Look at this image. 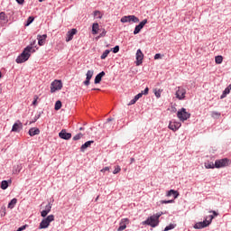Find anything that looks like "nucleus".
I'll return each mask as SVG.
<instances>
[{
	"mask_svg": "<svg viewBox=\"0 0 231 231\" xmlns=\"http://www.w3.org/2000/svg\"><path fill=\"white\" fill-rule=\"evenodd\" d=\"M59 136L62 140H69L71 138V134L67 133L66 130H61L59 134Z\"/></svg>",
	"mask_w": 231,
	"mask_h": 231,
	"instance_id": "16",
	"label": "nucleus"
},
{
	"mask_svg": "<svg viewBox=\"0 0 231 231\" xmlns=\"http://www.w3.org/2000/svg\"><path fill=\"white\" fill-rule=\"evenodd\" d=\"M6 21H7L6 14H5V12H1L0 13V23H6Z\"/></svg>",
	"mask_w": 231,
	"mask_h": 231,
	"instance_id": "23",
	"label": "nucleus"
},
{
	"mask_svg": "<svg viewBox=\"0 0 231 231\" xmlns=\"http://www.w3.org/2000/svg\"><path fill=\"white\" fill-rule=\"evenodd\" d=\"M230 94V88H226V89L223 91L222 95L220 96V98H226V95Z\"/></svg>",
	"mask_w": 231,
	"mask_h": 231,
	"instance_id": "26",
	"label": "nucleus"
},
{
	"mask_svg": "<svg viewBox=\"0 0 231 231\" xmlns=\"http://www.w3.org/2000/svg\"><path fill=\"white\" fill-rule=\"evenodd\" d=\"M48 214H50L49 211L43 209L42 212H41V216L42 217H46L48 216Z\"/></svg>",
	"mask_w": 231,
	"mask_h": 231,
	"instance_id": "38",
	"label": "nucleus"
},
{
	"mask_svg": "<svg viewBox=\"0 0 231 231\" xmlns=\"http://www.w3.org/2000/svg\"><path fill=\"white\" fill-rule=\"evenodd\" d=\"M143 62V52H142V50L138 49L136 52V66H142Z\"/></svg>",
	"mask_w": 231,
	"mask_h": 231,
	"instance_id": "10",
	"label": "nucleus"
},
{
	"mask_svg": "<svg viewBox=\"0 0 231 231\" xmlns=\"http://www.w3.org/2000/svg\"><path fill=\"white\" fill-rule=\"evenodd\" d=\"M205 167L206 169H216V164H214V162H208L205 163Z\"/></svg>",
	"mask_w": 231,
	"mask_h": 231,
	"instance_id": "30",
	"label": "nucleus"
},
{
	"mask_svg": "<svg viewBox=\"0 0 231 231\" xmlns=\"http://www.w3.org/2000/svg\"><path fill=\"white\" fill-rule=\"evenodd\" d=\"M113 53H118L120 51V47L116 45L112 49Z\"/></svg>",
	"mask_w": 231,
	"mask_h": 231,
	"instance_id": "39",
	"label": "nucleus"
},
{
	"mask_svg": "<svg viewBox=\"0 0 231 231\" xmlns=\"http://www.w3.org/2000/svg\"><path fill=\"white\" fill-rule=\"evenodd\" d=\"M177 116L180 122H185V120H189V118H190V114L187 112L186 108H181L178 111Z\"/></svg>",
	"mask_w": 231,
	"mask_h": 231,
	"instance_id": "5",
	"label": "nucleus"
},
{
	"mask_svg": "<svg viewBox=\"0 0 231 231\" xmlns=\"http://www.w3.org/2000/svg\"><path fill=\"white\" fill-rule=\"evenodd\" d=\"M120 171H122V168H120V166H116L113 171V174H118Z\"/></svg>",
	"mask_w": 231,
	"mask_h": 231,
	"instance_id": "40",
	"label": "nucleus"
},
{
	"mask_svg": "<svg viewBox=\"0 0 231 231\" xmlns=\"http://www.w3.org/2000/svg\"><path fill=\"white\" fill-rule=\"evenodd\" d=\"M94 17H97L98 19H102V13L100 11L94 12Z\"/></svg>",
	"mask_w": 231,
	"mask_h": 231,
	"instance_id": "37",
	"label": "nucleus"
},
{
	"mask_svg": "<svg viewBox=\"0 0 231 231\" xmlns=\"http://www.w3.org/2000/svg\"><path fill=\"white\" fill-rule=\"evenodd\" d=\"M15 205H17V199H13L8 204V208H14Z\"/></svg>",
	"mask_w": 231,
	"mask_h": 231,
	"instance_id": "25",
	"label": "nucleus"
},
{
	"mask_svg": "<svg viewBox=\"0 0 231 231\" xmlns=\"http://www.w3.org/2000/svg\"><path fill=\"white\" fill-rule=\"evenodd\" d=\"M163 213H157L152 217H150L147 220L143 222V225H148L149 226H152V228H154V226H158V225H160V217L162 215Z\"/></svg>",
	"mask_w": 231,
	"mask_h": 231,
	"instance_id": "2",
	"label": "nucleus"
},
{
	"mask_svg": "<svg viewBox=\"0 0 231 231\" xmlns=\"http://www.w3.org/2000/svg\"><path fill=\"white\" fill-rule=\"evenodd\" d=\"M51 221H55V217L53 215H50L46 218L42 220L39 226L40 230H42L43 228H48Z\"/></svg>",
	"mask_w": 231,
	"mask_h": 231,
	"instance_id": "4",
	"label": "nucleus"
},
{
	"mask_svg": "<svg viewBox=\"0 0 231 231\" xmlns=\"http://www.w3.org/2000/svg\"><path fill=\"white\" fill-rule=\"evenodd\" d=\"M37 41H33L32 42H31V44L30 45H28V46H30L31 48H32V50H33V48H37Z\"/></svg>",
	"mask_w": 231,
	"mask_h": 231,
	"instance_id": "41",
	"label": "nucleus"
},
{
	"mask_svg": "<svg viewBox=\"0 0 231 231\" xmlns=\"http://www.w3.org/2000/svg\"><path fill=\"white\" fill-rule=\"evenodd\" d=\"M106 76V72L101 71L99 74H97L95 78V84H100L102 82V77Z\"/></svg>",
	"mask_w": 231,
	"mask_h": 231,
	"instance_id": "18",
	"label": "nucleus"
},
{
	"mask_svg": "<svg viewBox=\"0 0 231 231\" xmlns=\"http://www.w3.org/2000/svg\"><path fill=\"white\" fill-rule=\"evenodd\" d=\"M174 228H176V225L175 224H170L169 226H167L164 228V231L174 230Z\"/></svg>",
	"mask_w": 231,
	"mask_h": 231,
	"instance_id": "31",
	"label": "nucleus"
},
{
	"mask_svg": "<svg viewBox=\"0 0 231 231\" xmlns=\"http://www.w3.org/2000/svg\"><path fill=\"white\" fill-rule=\"evenodd\" d=\"M109 53H110V51L109 50H106L103 52V54L101 55V60H104L107 57V55H109Z\"/></svg>",
	"mask_w": 231,
	"mask_h": 231,
	"instance_id": "34",
	"label": "nucleus"
},
{
	"mask_svg": "<svg viewBox=\"0 0 231 231\" xmlns=\"http://www.w3.org/2000/svg\"><path fill=\"white\" fill-rule=\"evenodd\" d=\"M121 23H140V19L134 15L123 16Z\"/></svg>",
	"mask_w": 231,
	"mask_h": 231,
	"instance_id": "9",
	"label": "nucleus"
},
{
	"mask_svg": "<svg viewBox=\"0 0 231 231\" xmlns=\"http://www.w3.org/2000/svg\"><path fill=\"white\" fill-rule=\"evenodd\" d=\"M32 53H35V49H32L31 46H27L23 51L16 58L17 64H23V62H26V60L32 57Z\"/></svg>",
	"mask_w": 231,
	"mask_h": 231,
	"instance_id": "1",
	"label": "nucleus"
},
{
	"mask_svg": "<svg viewBox=\"0 0 231 231\" xmlns=\"http://www.w3.org/2000/svg\"><path fill=\"white\" fill-rule=\"evenodd\" d=\"M185 95H187V90L181 87H178L175 97L178 98V100H185Z\"/></svg>",
	"mask_w": 231,
	"mask_h": 231,
	"instance_id": "8",
	"label": "nucleus"
},
{
	"mask_svg": "<svg viewBox=\"0 0 231 231\" xmlns=\"http://www.w3.org/2000/svg\"><path fill=\"white\" fill-rule=\"evenodd\" d=\"M62 89V81L59 79H55L51 84V93H55V91H59Z\"/></svg>",
	"mask_w": 231,
	"mask_h": 231,
	"instance_id": "7",
	"label": "nucleus"
},
{
	"mask_svg": "<svg viewBox=\"0 0 231 231\" xmlns=\"http://www.w3.org/2000/svg\"><path fill=\"white\" fill-rule=\"evenodd\" d=\"M73 35H77V29H71L67 32L66 42H69V41H73Z\"/></svg>",
	"mask_w": 231,
	"mask_h": 231,
	"instance_id": "14",
	"label": "nucleus"
},
{
	"mask_svg": "<svg viewBox=\"0 0 231 231\" xmlns=\"http://www.w3.org/2000/svg\"><path fill=\"white\" fill-rule=\"evenodd\" d=\"M132 162H134V159H132Z\"/></svg>",
	"mask_w": 231,
	"mask_h": 231,
	"instance_id": "59",
	"label": "nucleus"
},
{
	"mask_svg": "<svg viewBox=\"0 0 231 231\" xmlns=\"http://www.w3.org/2000/svg\"><path fill=\"white\" fill-rule=\"evenodd\" d=\"M158 59H162V54L157 53V54L154 55V60H158Z\"/></svg>",
	"mask_w": 231,
	"mask_h": 231,
	"instance_id": "47",
	"label": "nucleus"
},
{
	"mask_svg": "<svg viewBox=\"0 0 231 231\" xmlns=\"http://www.w3.org/2000/svg\"><path fill=\"white\" fill-rule=\"evenodd\" d=\"M97 199H98V197L96 199V201H97Z\"/></svg>",
	"mask_w": 231,
	"mask_h": 231,
	"instance_id": "60",
	"label": "nucleus"
},
{
	"mask_svg": "<svg viewBox=\"0 0 231 231\" xmlns=\"http://www.w3.org/2000/svg\"><path fill=\"white\" fill-rule=\"evenodd\" d=\"M89 80H91V79H88V78H86V80L84 81V85L89 86Z\"/></svg>",
	"mask_w": 231,
	"mask_h": 231,
	"instance_id": "50",
	"label": "nucleus"
},
{
	"mask_svg": "<svg viewBox=\"0 0 231 231\" xmlns=\"http://www.w3.org/2000/svg\"><path fill=\"white\" fill-rule=\"evenodd\" d=\"M0 94H1V88H0Z\"/></svg>",
	"mask_w": 231,
	"mask_h": 231,
	"instance_id": "61",
	"label": "nucleus"
},
{
	"mask_svg": "<svg viewBox=\"0 0 231 231\" xmlns=\"http://www.w3.org/2000/svg\"><path fill=\"white\" fill-rule=\"evenodd\" d=\"M181 127V123L176 121H171L169 124V129L171 131H178Z\"/></svg>",
	"mask_w": 231,
	"mask_h": 231,
	"instance_id": "13",
	"label": "nucleus"
},
{
	"mask_svg": "<svg viewBox=\"0 0 231 231\" xmlns=\"http://www.w3.org/2000/svg\"><path fill=\"white\" fill-rule=\"evenodd\" d=\"M212 214H213V216H217V212H216V211H210Z\"/></svg>",
	"mask_w": 231,
	"mask_h": 231,
	"instance_id": "53",
	"label": "nucleus"
},
{
	"mask_svg": "<svg viewBox=\"0 0 231 231\" xmlns=\"http://www.w3.org/2000/svg\"><path fill=\"white\" fill-rule=\"evenodd\" d=\"M48 35L46 34H43V35H41L39 34L37 36V40H38V44L39 46H44L45 42H46V39H47Z\"/></svg>",
	"mask_w": 231,
	"mask_h": 231,
	"instance_id": "17",
	"label": "nucleus"
},
{
	"mask_svg": "<svg viewBox=\"0 0 231 231\" xmlns=\"http://www.w3.org/2000/svg\"><path fill=\"white\" fill-rule=\"evenodd\" d=\"M93 141H88L86 142L84 144L81 145L80 147V151L82 152H84V151H86V149H88V147H91V143H93Z\"/></svg>",
	"mask_w": 231,
	"mask_h": 231,
	"instance_id": "21",
	"label": "nucleus"
},
{
	"mask_svg": "<svg viewBox=\"0 0 231 231\" xmlns=\"http://www.w3.org/2000/svg\"><path fill=\"white\" fill-rule=\"evenodd\" d=\"M227 88H229V91L231 90V85H229L228 87H227Z\"/></svg>",
	"mask_w": 231,
	"mask_h": 231,
	"instance_id": "55",
	"label": "nucleus"
},
{
	"mask_svg": "<svg viewBox=\"0 0 231 231\" xmlns=\"http://www.w3.org/2000/svg\"><path fill=\"white\" fill-rule=\"evenodd\" d=\"M34 20H35V18L33 16H30L27 19V23H26L25 26H30L33 23Z\"/></svg>",
	"mask_w": 231,
	"mask_h": 231,
	"instance_id": "32",
	"label": "nucleus"
},
{
	"mask_svg": "<svg viewBox=\"0 0 231 231\" xmlns=\"http://www.w3.org/2000/svg\"><path fill=\"white\" fill-rule=\"evenodd\" d=\"M99 28H100V26L98 25L97 23H93V25H92V33H93V35H97V33H98Z\"/></svg>",
	"mask_w": 231,
	"mask_h": 231,
	"instance_id": "22",
	"label": "nucleus"
},
{
	"mask_svg": "<svg viewBox=\"0 0 231 231\" xmlns=\"http://www.w3.org/2000/svg\"><path fill=\"white\" fill-rule=\"evenodd\" d=\"M16 3H18V5H23L24 0H16Z\"/></svg>",
	"mask_w": 231,
	"mask_h": 231,
	"instance_id": "51",
	"label": "nucleus"
},
{
	"mask_svg": "<svg viewBox=\"0 0 231 231\" xmlns=\"http://www.w3.org/2000/svg\"><path fill=\"white\" fill-rule=\"evenodd\" d=\"M129 223H130L129 218H123V219H121L117 231H124V230H125V228H127V225H129Z\"/></svg>",
	"mask_w": 231,
	"mask_h": 231,
	"instance_id": "11",
	"label": "nucleus"
},
{
	"mask_svg": "<svg viewBox=\"0 0 231 231\" xmlns=\"http://www.w3.org/2000/svg\"><path fill=\"white\" fill-rule=\"evenodd\" d=\"M47 212H51V204L49 203L47 206H45V209Z\"/></svg>",
	"mask_w": 231,
	"mask_h": 231,
	"instance_id": "42",
	"label": "nucleus"
},
{
	"mask_svg": "<svg viewBox=\"0 0 231 231\" xmlns=\"http://www.w3.org/2000/svg\"><path fill=\"white\" fill-rule=\"evenodd\" d=\"M21 129H23V123H21V121H17L16 123H14L12 127L13 133H19Z\"/></svg>",
	"mask_w": 231,
	"mask_h": 231,
	"instance_id": "15",
	"label": "nucleus"
},
{
	"mask_svg": "<svg viewBox=\"0 0 231 231\" xmlns=\"http://www.w3.org/2000/svg\"><path fill=\"white\" fill-rule=\"evenodd\" d=\"M94 73H95V71H93V70H88V72H87V79L88 80H91V79H93V74Z\"/></svg>",
	"mask_w": 231,
	"mask_h": 231,
	"instance_id": "33",
	"label": "nucleus"
},
{
	"mask_svg": "<svg viewBox=\"0 0 231 231\" xmlns=\"http://www.w3.org/2000/svg\"><path fill=\"white\" fill-rule=\"evenodd\" d=\"M111 170L110 167H105L101 170V172H106V171H109Z\"/></svg>",
	"mask_w": 231,
	"mask_h": 231,
	"instance_id": "46",
	"label": "nucleus"
},
{
	"mask_svg": "<svg viewBox=\"0 0 231 231\" xmlns=\"http://www.w3.org/2000/svg\"><path fill=\"white\" fill-rule=\"evenodd\" d=\"M41 130L39 128L32 127L29 130L30 136H35L37 134H40Z\"/></svg>",
	"mask_w": 231,
	"mask_h": 231,
	"instance_id": "20",
	"label": "nucleus"
},
{
	"mask_svg": "<svg viewBox=\"0 0 231 231\" xmlns=\"http://www.w3.org/2000/svg\"><path fill=\"white\" fill-rule=\"evenodd\" d=\"M1 189L2 190H6V189H8V180H3L1 182Z\"/></svg>",
	"mask_w": 231,
	"mask_h": 231,
	"instance_id": "27",
	"label": "nucleus"
},
{
	"mask_svg": "<svg viewBox=\"0 0 231 231\" xmlns=\"http://www.w3.org/2000/svg\"><path fill=\"white\" fill-rule=\"evenodd\" d=\"M215 62L216 64H221L223 62V56H216Z\"/></svg>",
	"mask_w": 231,
	"mask_h": 231,
	"instance_id": "29",
	"label": "nucleus"
},
{
	"mask_svg": "<svg viewBox=\"0 0 231 231\" xmlns=\"http://www.w3.org/2000/svg\"><path fill=\"white\" fill-rule=\"evenodd\" d=\"M211 116H212V118H219V116H221V113H219V112H212L211 113Z\"/></svg>",
	"mask_w": 231,
	"mask_h": 231,
	"instance_id": "35",
	"label": "nucleus"
},
{
	"mask_svg": "<svg viewBox=\"0 0 231 231\" xmlns=\"http://www.w3.org/2000/svg\"><path fill=\"white\" fill-rule=\"evenodd\" d=\"M147 24V19L143 20L138 25L135 26L134 35H138L139 32H142L143 26Z\"/></svg>",
	"mask_w": 231,
	"mask_h": 231,
	"instance_id": "12",
	"label": "nucleus"
},
{
	"mask_svg": "<svg viewBox=\"0 0 231 231\" xmlns=\"http://www.w3.org/2000/svg\"><path fill=\"white\" fill-rule=\"evenodd\" d=\"M153 93L156 98H160L162 97V93H163V89H154Z\"/></svg>",
	"mask_w": 231,
	"mask_h": 231,
	"instance_id": "24",
	"label": "nucleus"
},
{
	"mask_svg": "<svg viewBox=\"0 0 231 231\" xmlns=\"http://www.w3.org/2000/svg\"><path fill=\"white\" fill-rule=\"evenodd\" d=\"M136 102H138V99H136V97H134V99H132V100L130 101V103L128 104V106H133V105L136 104Z\"/></svg>",
	"mask_w": 231,
	"mask_h": 231,
	"instance_id": "45",
	"label": "nucleus"
},
{
	"mask_svg": "<svg viewBox=\"0 0 231 231\" xmlns=\"http://www.w3.org/2000/svg\"><path fill=\"white\" fill-rule=\"evenodd\" d=\"M82 136H84V134L82 133H79L78 134H76L74 137H73V140L75 142H77V140H80V138H82Z\"/></svg>",
	"mask_w": 231,
	"mask_h": 231,
	"instance_id": "36",
	"label": "nucleus"
},
{
	"mask_svg": "<svg viewBox=\"0 0 231 231\" xmlns=\"http://www.w3.org/2000/svg\"><path fill=\"white\" fill-rule=\"evenodd\" d=\"M103 35H106V32L105 31L103 32Z\"/></svg>",
	"mask_w": 231,
	"mask_h": 231,
	"instance_id": "57",
	"label": "nucleus"
},
{
	"mask_svg": "<svg viewBox=\"0 0 231 231\" xmlns=\"http://www.w3.org/2000/svg\"><path fill=\"white\" fill-rule=\"evenodd\" d=\"M161 203L163 205H167L168 203H174V199H171V200H162L161 201Z\"/></svg>",
	"mask_w": 231,
	"mask_h": 231,
	"instance_id": "43",
	"label": "nucleus"
},
{
	"mask_svg": "<svg viewBox=\"0 0 231 231\" xmlns=\"http://www.w3.org/2000/svg\"><path fill=\"white\" fill-rule=\"evenodd\" d=\"M37 100H39V97L38 96H34V100L32 102V106H35L37 104Z\"/></svg>",
	"mask_w": 231,
	"mask_h": 231,
	"instance_id": "49",
	"label": "nucleus"
},
{
	"mask_svg": "<svg viewBox=\"0 0 231 231\" xmlns=\"http://www.w3.org/2000/svg\"><path fill=\"white\" fill-rule=\"evenodd\" d=\"M109 122H113V118H108L106 124L107 125Z\"/></svg>",
	"mask_w": 231,
	"mask_h": 231,
	"instance_id": "52",
	"label": "nucleus"
},
{
	"mask_svg": "<svg viewBox=\"0 0 231 231\" xmlns=\"http://www.w3.org/2000/svg\"><path fill=\"white\" fill-rule=\"evenodd\" d=\"M60 107H62V102H60V100H58L55 103L54 109H55V111H59V109H60Z\"/></svg>",
	"mask_w": 231,
	"mask_h": 231,
	"instance_id": "28",
	"label": "nucleus"
},
{
	"mask_svg": "<svg viewBox=\"0 0 231 231\" xmlns=\"http://www.w3.org/2000/svg\"><path fill=\"white\" fill-rule=\"evenodd\" d=\"M166 196L168 198H171V196H173L174 199H176L178 196H180V193L174 189H171L167 192Z\"/></svg>",
	"mask_w": 231,
	"mask_h": 231,
	"instance_id": "19",
	"label": "nucleus"
},
{
	"mask_svg": "<svg viewBox=\"0 0 231 231\" xmlns=\"http://www.w3.org/2000/svg\"><path fill=\"white\" fill-rule=\"evenodd\" d=\"M142 97H143V93H139V94H137L135 97H134V98H135V100H140V98H142Z\"/></svg>",
	"mask_w": 231,
	"mask_h": 231,
	"instance_id": "44",
	"label": "nucleus"
},
{
	"mask_svg": "<svg viewBox=\"0 0 231 231\" xmlns=\"http://www.w3.org/2000/svg\"><path fill=\"white\" fill-rule=\"evenodd\" d=\"M143 95H149V88H146L144 90L142 91Z\"/></svg>",
	"mask_w": 231,
	"mask_h": 231,
	"instance_id": "48",
	"label": "nucleus"
},
{
	"mask_svg": "<svg viewBox=\"0 0 231 231\" xmlns=\"http://www.w3.org/2000/svg\"><path fill=\"white\" fill-rule=\"evenodd\" d=\"M230 165V160L227 158L219 159L215 162L216 169H221L223 167H228Z\"/></svg>",
	"mask_w": 231,
	"mask_h": 231,
	"instance_id": "6",
	"label": "nucleus"
},
{
	"mask_svg": "<svg viewBox=\"0 0 231 231\" xmlns=\"http://www.w3.org/2000/svg\"><path fill=\"white\" fill-rule=\"evenodd\" d=\"M212 219H214V215H210L206 217V219L203 222H198L194 225V228L196 230H199L201 228H206V226H208L210 223H212Z\"/></svg>",
	"mask_w": 231,
	"mask_h": 231,
	"instance_id": "3",
	"label": "nucleus"
},
{
	"mask_svg": "<svg viewBox=\"0 0 231 231\" xmlns=\"http://www.w3.org/2000/svg\"><path fill=\"white\" fill-rule=\"evenodd\" d=\"M42 1H44V0H39L40 3H42Z\"/></svg>",
	"mask_w": 231,
	"mask_h": 231,
	"instance_id": "56",
	"label": "nucleus"
},
{
	"mask_svg": "<svg viewBox=\"0 0 231 231\" xmlns=\"http://www.w3.org/2000/svg\"><path fill=\"white\" fill-rule=\"evenodd\" d=\"M79 131H84V127H80V128H79Z\"/></svg>",
	"mask_w": 231,
	"mask_h": 231,
	"instance_id": "54",
	"label": "nucleus"
},
{
	"mask_svg": "<svg viewBox=\"0 0 231 231\" xmlns=\"http://www.w3.org/2000/svg\"><path fill=\"white\" fill-rule=\"evenodd\" d=\"M1 77H2V74H1V72H0V79H1Z\"/></svg>",
	"mask_w": 231,
	"mask_h": 231,
	"instance_id": "58",
	"label": "nucleus"
}]
</instances>
